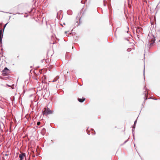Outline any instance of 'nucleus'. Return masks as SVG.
<instances>
[{
	"label": "nucleus",
	"mask_w": 160,
	"mask_h": 160,
	"mask_svg": "<svg viewBox=\"0 0 160 160\" xmlns=\"http://www.w3.org/2000/svg\"><path fill=\"white\" fill-rule=\"evenodd\" d=\"M52 113V111L51 110L48 108H45L42 111L43 115H47L49 114H51Z\"/></svg>",
	"instance_id": "obj_1"
},
{
	"label": "nucleus",
	"mask_w": 160,
	"mask_h": 160,
	"mask_svg": "<svg viewBox=\"0 0 160 160\" xmlns=\"http://www.w3.org/2000/svg\"><path fill=\"white\" fill-rule=\"evenodd\" d=\"M2 74L3 76H6L8 75L10 72L9 70L6 67L2 71Z\"/></svg>",
	"instance_id": "obj_2"
},
{
	"label": "nucleus",
	"mask_w": 160,
	"mask_h": 160,
	"mask_svg": "<svg viewBox=\"0 0 160 160\" xmlns=\"http://www.w3.org/2000/svg\"><path fill=\"white\" fill-rule=\"evenodd\" d=\"M25 156V153H22L21 154H20L19 155V157L20 158V160H23Z\"/></svg>",
	"instance_id": "obj_3"
},
{
	"label": "nucleus",
	"mask_w": 160,
	"mask_h": 160,
	"mask_svg": "<svg viewBox=\"0 0 160 160\" xmlns=\"http://www.w3.org/2000/svg\"><path fill=\"white\" fill-rule=\"evenodd\" d=\"M2 30H0V42L1 43H2V39L3 37V35L2 34Z\"/></svg>",
	"instance_id": "obj_4"
},
{
	"label": "nucleus",
	"mask_w": 160,
	"mask_h": 160,
	"mask_svg": "<svg viewBox=\"0 0 160 160\" xmlns=\"http://www.w3.org/2000/svg\"><path fill=\"white\" fill-rule=\"evenodd\" d=\"M78 100L79 102H83L85 100V98H78Z\"/></svg>",
	"instance_id": "obj_5"
},
{
	"label": "nucleus",
	"mask_w": 160,
	"mask_h": 160,
	"mask_svg": "<svg viewBox=\"0 0 160 160\" xmlns=\"http://www.w3.org/2000/svg\"><path fill=\"white\" fill-rule=\"evenodd\" d=\"M155 41V39L154 38H153L151 40V43H150V45H151Z\"/></svg>",
	"instance_id": "obj_6"
},
{
	"label": "nucleus",
	"mask_w": 160,
	"mask_h": 160,
	"mask_svg": "<svg viewBox=\"0 0 160 160\" xmlns=\"http://www.w3.org/2000/svg\"><path fill=\"white\" fill-rule=\"evenodd\" d=\"M141 28H138L136 29V32L138 33H139V32H140Z\"/></svg>",
	"instance_id": "obj_7"
},
{
	"label": "nucleus",
	"mask_w": 160,
	"mask_h": 160,
	"mask_svg": "<svg viewBox=\"0 0 160 160\" xmlns=\"http://www.w3.org/2000/svg\"><path fill=\"white\" fill-rule=\"evenodd\" d=\"M148 95L146 94V93H145V100H147V96H148Z\"/></svg>",
	"instance_id": "obj_8"
},
{
	"label": "nucleus",
	"mask_w": 160,
	"mask_h": 160,
	"mask_svg": "<svg viewBox=\"0 0 160 160\" xmlns=\"http://www.w3.org/2000/svg\"><path fill=\"white\" fill-rule=\"evenodd\" d=\"M131 48H128L127 49V51L128 52H130L131 51Z\"/></svg>",
	"instance_id": "obj_9"
},
{
	"label": "nucleus",
	"mask_w": 160,
	"mask_h": 160,
	"mask_svg": "<svg viewBox=\"0 0 160 160\" xmlns=\"http://www.w3.org/2000/svg\"><path fill=\"white\" fill-rule=\"evenodd\" d=\"M37 124L38 125H40V122H38Z\"/></svg>",
	"instance_id": "obj_10"
},
{
	"label": "nucleus",
	"mask_w": 160,
	"mask_h": 160,
	"mask_svg": "<svg viewBox=\"0 0 160 160\" xmlns=\"http://www.w3.org/2000/svg\"><path fill=\"white\" fill-rule=\"evenodd\" d=\"M104 6H106V2H105V1H104Z\"/></svg>",
	"instance_id": "obj_11"
},
{
	"label": "nucleus",
	"mask_w": 160,
	"mask_h": 160,
	"mask_svg": "<svg viewBox=\"0 0 160 160\" xmlns=\"http://www.w3.org/2000/svg\"><path fill=\"white\" fill-rule=\"evenodd\" d=\"M6 24H5V25H4V28L3 30L4 29V28H5V26H6Z\"/></svg>",
	"instance_id": "obj_12"
}]
</instances>
